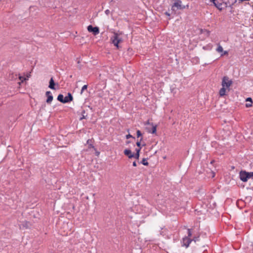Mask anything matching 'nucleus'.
Returning <instances> with one entry per match:
<instances>
[{"label": "nucleus", "mask_w": 253, "mask_h": 253, "mask_svg": "<svg viewBox=\"0 0 253 253\" xmlns=\"http://www.w3.org/2000/svg\"><path fill=\"white\" fill-rule=\"evenodd\" d=\"M124 154L130 159L134 157V154L129 149H125L124 150Z\"/></svg>", "instance_id": "9b49d317"}, {"label": "nucleus", "mask_w": 253, "mask_h": 253, "mask_svg": "<svg viewBox=\"0 0 253 253\" xmlns=\"http://www.w3.org/2000/svg\"><path fill=\"white\" fill-rule=\"evenodd\" d=\"M99 155V152H96V155H97V156H98Z\"/></svg>", "instance_id": "c756f323"}, {"label": "nucleus", "mask_w": 253, "mask_h": 253, "mask_svg": "<svg viewBox=\"0 0 253 253\" xmlns=\"http://www.w3.org/2000/svg\"><path fill=\"white\" fill-rule=\"evenodd\" d=\"M166 14L168 16H169V14L168 13V12H166Z\"/></svg>", "instance_id": "7c9ffc66"}, {"label": "nucleus", "mask_w": 253, "mask_h": 253, "mask_svg": "<svg viewBox=\"0 0 253 253\" xmlns=\"http://www.w3.org/2000/svg\"><path fill=\"white\" fill-rule=\"evenodd\" d=\"M140 149H136V153H138L139 154V152H140Z\"/></svg>", "instance_id": "bb28decb"}, {"label": "nucleus", "mask_w": 253, "mask_h": 253, "mask_svg": "<svg viewBox=\"0 0 253 253\" xmlns=\"http://www.w3.org/2000/svg\"><path fill=\"white\" fill-rule=\"evenodd\" d=\"M45 95L47 97V98L46 100V102L47 104H50L53 100V96L51 95V92L50 91H47L45 92Z\"/></svg>", "instance_id": "1a4fd4ad"}, {"label": "nucleus", "mask_w": 253, "mask_h": 253, "mask_svg": "<svg viewBox=\"0 0 253 253\" xmlns=\"http://www.w3.org/2000/svg\"><path fill=\"white\" fill-rule=\"evenodd\" d=\"M139 154L138 153H136L135 155H134V157L136 159H139Z\"/></svg>", "instance_id": "4be33fe9"}, {"label": "nucleus", "mask_w": 253, "mask_h": 253, "mask_svg": "<svg viewBox=\"0 0 253 253\" xmlns=\"http://www.w3.org/2000/svg\"><path fill=\"white\" fill-rule=\"evenodd\" d=\"M73 99V96L70 93H68V95L64 97V103L72 101Z\"/></svg>", "instance_id": "f8f14e48"}, {"label": "nucleus", "mask_w": 253, "mask_h": 253, "mask_svg": "<svg viewBox=\"0 0 253 253\" xmlns=\"http://www.w3.org/2000/svg\"><path fill=\"white\" fill-rule=\"evenodd\" d=\"M216 50L218 53H221V56L228 54V52L227 51H223L222 47L219 44H218V46Z\"/></svg>", "instance_id": "6e6552de"}, {"label": "nucleus", "mask_w": 253, "mask_h": 253, "mask_svg": "<svg viewBox=\"0 0 253 253\" xmlns=\"http://www.w3.org/2000/svg\"><path fill=\"white\" fill-rule=\"evenodd\" d=\"M133 166L134 167H136V166H137V165H136V163L135 162H134L133 163Z\"/></svg>", "instance_id": "c85d7f7f"}, {"label": "nucleus", "mask_w": 253, "mask_h": 253, "mask_svg": "<svg viewBox=\"0 0 253 253\" xmlns=\"http://www.w3.org/2000/svg\"><path fill=\"white\" fill-rule=\"evenodd\" d=\"M225 92H226V88L222 86V88H220V89L219 90V95L220 96H223L225 95Z\"/></svg>", "instance_id": "4468645a"}, {"label": "nucleus", "mask_w": 253, "mask_h": 253, "mask_svg": "<svg viewBox=\"0 0 253 253\" xmlns=\"http://www.w3.org/2000/svg\"><path fill=\"white\" fill-rule=\"evenodd\" d=\"M232 80H230L228 77L224 76L223 77L221 83L222 87L228 88L232 85Z\"/></svg>", "instance_id": "7ed1b4c3"}, {"label": "nucleus", "mask_w": 253, "mask_h": 253, "mask_svg": "<svg viewBox=\"0 0 253 253\" xmlns=\"http://www.w3.org/2000/svg\"><path fill=\"white\" fill-rule=\"evenodd\" d=\"M240 179L243 182H246L250 178H253V172H247L245 171H241L240 172Z\"/></svg>", "instance_id": "f257e3e1"}, {"label": "nucleus", "mask_w": 253, "mask_h": 253, "mask_svg": "<svg viewBox=\"0 0 253 253\" xmlns=\"http://www.w3.org/2000/svg\"><path fill=\"white\" fill-rule=\"evenodd\" d=\"M87 143L88 144V143H89V140H87Z\"/></svg>", "instance_id": "473e14b6"}, {"label": "nucleus", "mask_w": 253, "mask_h": 253, "mask_svg": "<svg viewBox=\"0 0 253 253\" xmlns=\"http://www.w3.org/2000/svg\"><path fill=\"white\" fill-rule=\"evenodd\" d=\"M184 8H185V6L181 5V1L179 0H176L171 7V9L173 11H176L177 9H182Z\"/></svg>", "instance_id": "20e7f679"}, {"label": "nucleus", "mask_w": 253, "mask_h": 253, "mask_svg": "<svg viewBox=\"0 0 253 253\" xmlns=\"http://www.w3.org/2000/svg\"><path fill=\"white\" fill-rule=\"evenodd\" d=\"M85 113V111L84 110H83L82 111V117L80 118V120H82L83 119H85L86 116L84 115V114Z\"/></svg>", "instance_id": "f3484780"}, {"label": "nucleus", "mask_w": 253, "mask_h": 253, "mask_svg": "<svg viewBox=\"0 0 253 253\" xmlns=\"http://www.w3.org/2000/svg\"><path fill=\"white\" fill-rule=\"evenodd\" d=\"M55 84L54 83V81L53 79V78H51L49 81V88H50L51 89H56L55 87Z\"/></svg>", "instance_id": "ddd939ff"}, {"label": "nucleus", "mask_w": 253, "mask_h": 253, "mask_svg": "<svg viewBox=\"0 0 253 253\" xmlns=\"http://www.w3.org/2000/svg\"><path fill=\"white\" fill-rule=\"evenodd\" d=\"M188 236L189 237L191 236L192 233H191L190 229H188Z\"/></svg>", "instance_id": "b1692460"}, {"label": "nucleus", "mask_w": 253, "mask_h": 253, "mask_svg": "<svg viewBox=\"0 0 253 253\" xmlns=\"http://www.w3.org/2000/svg\"><path fill=\"white\" fill-rule=\"evenodd\" d=\"M147 124L151 126V128L149 127L147 128L148 132L153 134L156 133L157 127V125L153 123H150L149 122H147Z\"/></svg>", "instance_id": "423d86ee"}, {"label": "nucleus", "mask_w": 253, "mask_h": 253, "mask_svg": "<svg viewBox=\"0 0 253 253\" xmlns=\"http://www.w3.org/2000/svg\"><path fill=\"white\" fill-rule=\"evenodd\" d=\"M132 137V135L129 134L126 135V139H128V138H131Z\"/></svg>", "instance_id": "5701e85b"}, {"label": "nucleus", "mask_w": 253, "mask_h": 253, "mask_svg": "<svg viewBox=\"0 0 253 253\" xmlns=\"http://www.w3.org/2000/svg\"><path fill=\"white\" fill-rule=\"evenodd\" d=\"M64 96L62 94H59L58 95V97H57V100L58 101H59L60 102H62V103H64Z\"/></svg>", "instance_id": "2eb2a0df"}, {"label": "nucleus", "mask_w": 253, "mask_h": 253, "mask_svg": "<svg viewBox=\"0 0 253 253\" xmlns=\"http://www.w3.org/2000/svg\"><path fill=\"white\" fill-rule=\"evenodd\" d=\"M246 101H247V102H248V101H249V102H251L252 101V98H250V97L247 98L246 99Z\"/></svg>", "instance_id": "393cba45"}, {"label": "nucleus", "mask_w": 253, "mask_h": 253, "mask_svg": "<svg viewBox=\"0 0 253 253\" xmlns=\"http://www.w3.org/2000/svg\"><path fill=\"white\" fill-rule=\"evenodd\" d=\"M136 145H137V146L140 147V145H141V144H140V141H138V142H137V143H136Z\"/></svg>", "instance_id": "a878e982"}, {"label": "nucleus", "mask_w": 253, "mask_h": 253, "mask_svg": "<svg viewBox=\"0 0 253 253\" xmlns=\"http://www.w3.org/2000/svg\"><path fill=\"white\" fill-rule=\"evenodd\" d=\"M142 163L143 165L145 166H147L148 165V163L146 159H143L142 161Z\"/></svg>", "instance_id": "a211bd4d"}, {"label": "nucleus", "mask_w": 253, "mask_h": 253, "mask_svg": "<svg viewBox=\"0 0 253 253\" xmlns=\"http://www.w3.org/2000/svg\"><path fill=\"white\" fill-rule=\"evenodd\" d=\"M192 240L190 239V238L188 237H185L183 239V246H185L186 248H187L190 243L191 242Z\"/></svg>", "instance_id": "9d476101"}, {"label": "nucleus", "mask_w": 253, "mask_h": 253, "mask_svg": "<svg viewBox=\"0 0 253 253\" xmlns=\"http://www.w3.org/2000/svg\"><path fill=\"white\" fill-rule=\"evenodd\" d=\"M87 88V85H84L83 87H82V90H81V93L82 94L84 90L86 89Z\"/></svg>", "instance_id": "6ab92c4d"}, {"label": "nucleus", "mask_w": 253, "mask_h": 253, "mask_svg": "<svg viewBox=\"0 0 253 253\" xmlns=\"http://www.w3.org/2000/svg\"><path fill=\"white\" fill-rule=\"evenodd\" d=\"M111 41L114 45L118 48H119V43L123 42L121 38L119 37L118 33H114V36L111 38Z\"/></svg>", "instance_id": "f03ea898"}, {"label": "nucleus", "mask_w": 253, "mask_h": 253, "mask_svg": "<svg viewBox=\"0 0 253 253\" xmlns=\"http://www.w3.org/2000/svg\"><path fill=\"white\" fill-rule=\"evenodd\" d=\"M252 101L251 102H250V103H247L246 105V106L247 107H250L252 106Z\"/></svg>", "instance_id": "aec40b11"}, {"label": "nucleus", "mask_w": 253, "mask_h": 253, "mask_svg": "<svg viewBox=\"0 0 253 253\" xmlns=\"http://www.w3.org/2000/svg\"><path fill=\"white\" fill-rule=\"evenodd\" d=\"M30 77V74L27 76V78H29Z\"/></svg>", "instance_id": "2f4dec72"}, {"label": "nucleus", "mask_w": 253, "mask_h": 253, "mask_svg": "<svg viewBox=\"0 0 253 253\" xmlns=\"http://www.w3.org/2000/svg\"><path fill=\"white\" fill-rule=\"evenodd\" d=\"M87 30L89 32H92L94 35H96L99 33V28L97 27H93L91 25L87 27Z\"/></svg>", "instance_id": "0eeeda50"}, {"label": "nucleus", "mask_w": 253, "mask_h": 253, "mask_svg": "<svg viewBox=\"0 0 253 253\" xmlns=\"http://www.w3.org/2000/svg\"><path fill=\"white\" fill-rule=\"evenodd\" d=\"M137 133V136L139 137V136H141L142 134L140 130H138L136 132Z\"/></svg>", "instance_id": "412c9836"}, {"label": "nucleus", "mask_w": 253, "mask_h": 253, "mask_svg": "<svg viewBox=\"0 0 253 253\" xmlns=\"http://www.w3.org/2000/svg\"><path fill=\"white\" fill-rule=\"evenodd\" d=\"M214 5L220 10L222 9V3H223V0H211Z\"/></svg>", "instance_id": "39448f33"}, {"label": "nucleus", "mask_w": 253, "mask_h": 253, "mask_svg": "<svg viewBox=\"0 0 253 253\" xmlns=\"http://www.w3.org/2000/svg\"><path fill=\"white\" fill-rule=\"evenodd\" d=\"M19 79L21 80V82L19 83V84L20 85L21 83H23L24 81H26V78L22 77L21 76H19Z\"/></svg>", "instance_id": "dca6fc26"}, {"label": "nucleus", "mask_w": 253, "mask_h": 253, "mask_svg": "<svg viewBox=\"0 0 253 253\" xmlns=\"http://www.w3.org/2000/svg\"><path fill=\"white\" fill-rule=\"evenodd\" d=\"M88 148H94V147L91 144H89Z\"/></svg>", "instance_id": "cd10ccee"}]
</instances>
